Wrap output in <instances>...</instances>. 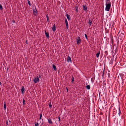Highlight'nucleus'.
Here are the masks:
<instances>
[{"label": "nucleus", "instance_id": "nucleus-33", "mask_svg": "<svg viewBox=\"0 0 126 126\" xmlns=\"http://www.w3.org/2000/svg\"><path fill=\"white\" fill-rule=\"evenodd\" d=\"M58 119H59V121H60V117H58Z\"/></svg>", "mask_w": 126, "mask_h": 126}, {"label": "nucleus", "instance_id": "nucleus-39", "mask_svg": "<svg viewBox=\"0 0 126 126\" xmlns=\"http://www.w3.org/2000/svg\"><path fill=\"white\" fill-rule=\"evenodd\" d=\"M27 40H26V42H27Z\"/></svg>", "mask_w": 126, "mask_h": 126}, {"label": "nucleus", "instance_id": "nucleus-20", "mask_svg": "<svg viewBox=\"0 0 126 126\" xmlns=\"http://www.w3.org/2000/svg\"><path fill=\"white\" fill-rule=\"evenodd\" d=\"M92 21H91L90 19H89V22H88V23L90 25H91L92 23Z\"/></svg>", "mask_w": 126, "mask_h": 126}, {"label": "nucleus", "instance_id": "nucleus-8", "mask_svg": "<svg viewBox=\"0 0 126 126\" xmlns=\"http://www.w3.org/2000/svg\"><path fill=\"white\" fill-rule=\"evenodd\" d=\"M47 120L48 123L51 124H52L53 123L52 122V121L51 120V119H50V118H48Z\"/></svg>", "mask_w": 126, "mask_h": 126}, {"label": "nucleus", "instance_id": "nucleus-22", "mask_svg": "<svg viewBox=\"0 0 126 126\" xmlns=\"http://www.w3.org/2000/svg\"><path fill=\"white\" fill-rule=\"evenodd\" d=\"M46 17L47 18V21L48 22L49 21V17L48 15H46Z\"/></svg>", "mask_w": 126, "mask_h": 126}, {"label": "nucleus", "instance_id": "nucleus-15", "mask_svg": "<svg viewBox=\"0 0 126 126\" xmlns=\"http://www.w3.org/2000/svg\"><path fill=\"white\" fill-rule=\"evenodd\" d=\"M45 35L47 38H48L49 37V36L48 33H47L46 31H45Z\"/></svg>", "mask_w": 126, "mask_h": 126}, {"label": "nucleus", "instance_id": "nucleus-34", "mask_svg": "<svg viewBox=\"0 0 126 126\" xmlns=\"http://www.w3.org/2000/svg\"><path fill=\"white\" fill-rule=\"evenodd\" d=\"M12 21H13V23H15V20H13Z\"/></svg>", "mask_w": 126, "mask_h": 126}, {"label": "nucleus", "instance_id": "nucleus-21", "mask_svg": "<svg viewBox=\"0 0 126 126\" xmlns=\"http://www.w3.org/2000/svg\"><path fill=\"white\" fill-rule=\"evenodd\" d=\"M35 126H39V124L38 123L35 122L34 123Z\"/></svg>", "mask_w": 126, "mask_h": 126}, {"label": "nucleus", "instance_id": "nucleus-1", "mask_svg": "<svg viewBox=\"0 0 126 126\" xmlns=\"http://www.w3.org/2000/svg\"><path fill=\"white\" fill-rule=\"evenodd\" d=\"M110 0H107L106 1V7L105 8V10L107 11H109L111 6V2L110 1Z\"/></svg>", "mask_w": 126, "mask_h": 126}, {"label": "nucleus", "instance_id": "nucleus-10", "mask_svg": "<svg viewBox=\"0 0 126 126\" xmlns=\"http://www.w3.org/2000/svg\"><path fill=\"white\" fill-rule=\"evenodd\" d=\"M52 29L53 32H54L56 30V26L55 24L54 25L53 27L52 28Z\"/></svg>", "mask_w": 126, "mask_h": 126}, {"label": "nucleus", "instance_id": "nucleus-13", "mask_svg": "<svg viewBox=\"0 0 126 126\" xmlns=\"http://www.w3.org/2000/svg\"><path fill=\"white\" fill-rule=\"evenodd\" d=\"M86 88L88 89H90V85H88L87 83H86Z\"/></svg>", "mask_w": 126, "mask_h": 126}, {"label": "nucleus", "instance_id": "nucleus-6", "mask_svg": "<svg viewBox=\"0 0 126 126\" xmlns=\"http://www.w3.org/2000/svg\"><path fill=\"white\" fill-rule=\"evenodd\" d=\"M67 61L68 62H72V60L70 57L69 56H68L67 58Z\"/></svg>", "mask_w": 126, "mask_h": 126}, {"label": "nucleus", "instance_id": "nucleus-2", "mask_svg": "<svg viewBox=\"0 0 126 126\" xmlns=\"http://www.w3.org/2000/svg\"><path fill=\"white\" fill-rule=\"evenodd\" d=\"M119 33H119L118 34V35H119L118 37V41L119 40L121 41L123 39L124 37V35L123 33H121L120 34Z\"/></svg>", "mask_w": 126, "mask_h": 126}, {"label": "nucleus", "instance_id": "nucleus-7", "mask_svg": "<svg viewBox=\"0 0 126 126\" xmlns=\"http://www.w3.org/2000/svg\"><path fill=\"white\" fill-rule=\"evenodd\" d=\"M65 24H66V28L67 29H68V23L67 22V19H66V18H65Z\"/></svg>", "mask_w": 126, "mask_h": 126}, {"label": "nucleus", "instance_id": "nucleus-3", "mask_svg": "<svg viewBox=\"0 0 126 126\" xmlns=\"http://www.w3.org/2000/svg\"><path fill=\"white\" fill-rule=\"evenodd\" d=\"M32 10L33 14L35 15H37L38 12L36 7L35 6L34 8H33Z\"/></svg>", "mask_w": 126, "mask_h": 126}, {"label": "nucleus", "instance_id": "nucleus-28", "mask_svg": "<svg viewBox=\"0 0 126 126\" xmlns=\"http://www.w3.org/2000/svg\"><path fill=\"white\" fill-rule=\"evenodd\" d=\"M2 9L3 8L1 4H0V10H2Z\"/></svg>", "mask_w": 126, "mask_h": 126}, {"label": "nucleus", "instance_id": "nucleus-36", "mask_svg": "<svg viewBox=\"0 0 126 126\" xmlns=\"http://www.w3.org/2000/svg\"><path fill=\"white\" fill-rule=\"evenodd\" d=\"M41 77V76L40 75H39V78H40Z\"/></svg>", "mask_w": 126, "mask_h": 126}, {"label": "nucleus", "instance_id": "nucleus-9", "mask_svg": "<svg viewBox=\"0 0 126 126\" xmlns=\"http://www.w3.org/2000/svg\"><path fill=\"white\" fill-rule=\"evenodd\" d=\"M83 10H84L86 11L87 10V8L86 5H83Z\"/></svg>", "mask_w": 126, "mask_h": 126}, {"label": "nucleus", "instance_id": "nucleus-12", "mask_svg": "<svg viewBox=\"0 0 126 126\" xmlns=\"http://www.w3.org/2000/svg\"><path fill=\"white\" fill-rule=\"evenodd\" d=\"M52 66L53 68V69L54 71H56L57 70V68L55 65L54 64H52Z\"/></svg>", "mask_w": 126, "mask_h": 126}, {"label": "nucleus", "instance_id": "nucleus-4", "mask_svg": "<svg viewBox=\"0 0 126 126\" xmlns=\"http://www.w3.org/2000/svg\"><path fill=\"white\" fill-rule=\"evenodd\" d=\"M39 79L38 77L34 78L33 79L34 82L35 83L37 82V81L39 82Z\"/></svg>", "mask_w": 126, "mask_h": 126}, {"label": "nucleus", "instance_id": "nucleus-17", "mask_svg": "<svg viewBox=\"0 0 126 126\" xmlns=\"http://www.w3.org/2000/svg\"><path fill=\"white\" fill-rule=\"evenodd\" d=\"M100 54V51H98L96 54V57L97 58H98Z\"/></svg>", "mask_w": 126, "mask_h": 126}, {"label": "nucleus", "instance_id": "nucleus-30", "mask_svg": "<svg viewBox=\"0 0 126 126\" xmlns=\"http://www.w3.org/2000/svg\"><path fill=\"white\" fill-rule=\"evenodd\" d=\"M85 37L86 38V39H87L88 38H87V35L86 34H85Z\"/></svg>", "mask_w": 126, "mask_h": 126}, {"label": "nucleus", "instance_id": "nucleus-26", "mask_svg": "<svg viewBox=\"0 0 126 126\" xmlns=\"http://www.w3.org/2000/svg\"><path fill=\"white\" fill-rule=\"evenodd\" d=\"M28 3L29 5L30 6L31 5V3H30V0H28Z\"/></svg>", "mask_w": 126, "mask_h": 126}, {"label": "nucleus", "instance_id": "nucleus-16", "mask_svg": "<svg viewBox=\"0 0 126 126\" xmlns=\"http://www.w3.org/2000/svg\"><path fill=\"white\" fill-rule=\"evenodd\" d=\"M4 109L5 110H6V103L4 102Z\"/></svg>", "mask_w": 126, "mask_h": 126}, {"label": "nucleus", "instance_id": "nucleus-27", "mask_svg": "<svg viewBox=\"0 0 126 126\" xmlns=\"http://www.w3.org/2000/svg\"><path fill=\"white\" fill-rule=\"evenodd\" d=\"M49 107L50 108H51L52 105H51V103H50L49 104Z\"/></svg>", "mask_w": 126, "mask_h": 126}, {"label": "nucleus", "instance_id": "nucleus-29", "mask_svg": "<svg viewBox=\"0 0 126 126\" xmlns=\"http://www.w3.org/2000/svg\"><path fill=\"white\" fill-rule=\"evenodd\" d=\"M105 53L106 54V56L108 54V53L107 51H105Z\"/></svg>", "mask_w": 126, "mask_h": 126}, {"label": "nucleus", "instance_id": "nucleus-5", "mask_svg": "<svg viewBox=\"0 0 126 126\" xmlns=\"http://www.w3.org/2000/svg\"><path fill=\"white\" fill-rule=\"evenodd\" d=\"M81 40L79 37H78V38L77 39V42L78 44H79L81 42Z\"/></svg>", "mask_w": 126, "mask_h": 126}, {"label": "nucleus", "instance_id": "nucleus-25", "mask_svg": "<svg viewBox=\"0 0 126 126\" xmlns=\"http://www.w3.org/2000/svg\"><path fill=\"white\" fill-rule=\"evenodd\" d=\"M74 81V77H72V83H73V81Z\"/></svg>", "mask_w": 126, "mask_h": 126}, {"label": "nucleus", "instance_id": "nucleus-37", "mask_svg": "<svg viewBox=\"0 0 126 126\" xmlns=\"http://www.w3.org/2000/svg\"><path fill=\"white\" fill-rule=\"evenodd\" d=\"M8 121H9V122H11L10 121L9 119L8 120Z\"/></svg>", "mask_w": 126, "mask_h": 126}, {"label": "nucleus", "instance_id": "nucleus-24", "mask_svg": "<svg viewBox=\"0 0 126 126\" xmlns=\"http://www.w3.org/2000/svg\"><path fill=\"white\" fill-rule=\"evenodd\" d=\"M42 116V113H40V118H39V119L40 120L41 119Z\"/></svg>", "mask_w": 126, "mask_h": 126}, {"label": "nucleus", "instance_id": "nucleus-19", "mask_svg": "<svg viewBox=\"0 0 126 126\" xmlns=\"http://www.w3.org/2000/svg\"><path fill=\"white\" fill-rule=\"evenodd\" d=\"M111 42L112 43V45H113V39L112 37L111 38Z\"/></svg>", "mask_w": 126, "mask_h": 126}, {"label": "nucleus", "instance_id": "nucleus-32", "mask_svg": "<svg viewBox=\"0 0 126 126\" xmlns=\"http://www.w3.org/2000/svg\"><path fill=\"white\" fill-rule=\"evenodd\" d=\"M6 125H8V121H7V120H6Z\"/></svg>", "mask_w": 126, "mask_h": 126}, {"label": "nucleus", "instance_id": "nucleus-31", "mask_svg": "<svg viewBox=\"0 0 126 126\" xmlns=\"http://www.w3.org/2000/svg\"><path fill=\"white\" fill-rule=\"evenodd\" d=\"M76 10L78 11V7L77 6H76Z\"/></svg>", "mask_w": 126, "mask_h": 126}, {"label": "nucleus", "instance_id": "nucleus-23", "mask_svg": "<svg viewBox=\"0 0 126 126\" xmlns=\"http://www.w3.org/2000/svg\"><path fill=\"white\" fill-rule=\"evenodd\" d=\"M25 100L24 99H23V105H24L25 104Z\"/></svg>", "mask_w": 126, "mask_h": 126}, {"label": "nucleus", "instance_id": "nucleus-18", "mask_svg": "<svg viewBox=\"0 0 126 126\" xmlns=\"http://www.w3.org/2000/svg\"><path fill=\"white\" fill-rule=\"evenodd\" d=\"M118 109H119L118 114H119V116H120L121 114V112L120 110L119 107V108Z\"/></svg>", "mask_w": 126, "mask_h": 126}, {"label": "nucleus", "instance_id": "nucleus-38", "mask_svg": "<svg viewBox=\"0 0 126 126\" xmlns=\"http://www.w3.org/2000/svg\"><path fill=\"white\" fill-rule=\"evenodd\" d=\"M66 89H67V91H68V89L67 88H66Z\"/></svg>", "mask_w": 126, "mask_h": 126}, {"label": "nucleus", "instance_id": "nucleus-14", "mask_svg": "<svg viewBox=\"0 0 126 126\" xmlns=\"http://www.w3.org/2000/svg\"><path fill=\"white\" fill-rule=\"evenodd\" d=\"M66 16L68 19V20H70V16L68 15L67 14H66Z\"/></svg>", "mask_w": 126, "mask_h": 126}, {"label": "nucleus", "instance_id": "nucleus-35", "mask_svg": "<svg viewBox=\"0 0 126 126\" xmlns=\"http://www.w3.org/2000/svg\"><path fill=\"white\" fill-rule=\"evenodd\" d=\"M0 85H1V83L0 82Z\"/></svg>", "mask_w": 126, "mask_h": 126}, {"label": "nucleus", "instance_id": "nucleus-11", "mask_svg": "<svg viewBox=\"0 0 126 126\" xmlns=\"http://www.w3.org/2000/svg\"><path fill=\"white\" fill-rule=\"evenodd\" d=\"M25 90V88L23 86H22L21 89V93L22 94L24 93V91Z\"/></svg>", "mask_w": 126, "mask_h": 126}]
</instances>
